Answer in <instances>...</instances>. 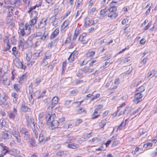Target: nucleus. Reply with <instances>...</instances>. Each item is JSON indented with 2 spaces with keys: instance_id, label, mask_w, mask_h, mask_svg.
Here are the masks:
<instances>
[{
  "instance_id": "42",
  "label": "nucleus",
  "mask_w": 157,
  "mask_h": 157,
  "mask_svg": "<svg viewBox=\"0 0 157 157\" xmlns=\"http://www.w3.org/2000/svg\"><path fill=\"white\" fill-rule=\"evenodd\" d=\"M48 64V62L46 61V60L45 59H43V60H42L41 63V65L44 66H46Z\"/></svg>"
},
{
  "instance_id": "54",
  "label": "nucleus",
  "mask_w": 157,
  "mask_h": 157,
  "mask_svg": "<svg viewBox=\"0 0 157 157\" xmlns=\"http://www.w3.org/2000/svg\"><path fill=\"white\" fill-rule=\"evenodd\" d=\"M8 147H6V148H5L4 149H2V153L3 154L5 155V154L8 152Z\"/></svg>"
},
{
  "instance_id": "61",
  "label": "nucleus",
  "mask_w": 157,
  "mask_h": 157,
  "mask_svg": "<svg viewBox=\"0 0 157 157\" xmlns=\"http://www.w3.org/2000/svg\"><path fill=\"white\" fill-rule=\"evenodd\" d=\"M36 6H37V5H36L34 6H32V7H30L29 8V11H28V13H29L30 12L32 11V10L35 9V8H36V7H37Z\"/></svg>"
},
{
  "instance_id": "41",
  "label": "nucleus",
  "mask_w": 157,
  "mask_h": 157,
  "mask_svg": "<svg viewBox=\"0 0 157 157\" xmlns=\"http://www.w3.org/2000/svg\"><path fill=\"white\" fill-rule=\"evenodd\" d=\"M30 95V96L29 98V101L31 104L32 105L33 104L34 102V99L33 98L32 94H29Z\"/></svg>"
},
{
  "instance_id": "26",
  "label": "nucleus",
  "mask_w": 157,
  "mask_h": 157,
  "mask_svg": "<svg viewBox=\"0 0 157 157\" xmlns=\"http://www.w3.org/2000/svg\"><path fill=\"white\" fill-rule=\"evenodd\" d=\"M118 16V13L116 12L109 13L108 14V17L110 18H115Z\"/></svg>"
},
{
  "instance_id": "21",
  "label": "nucleus",
  "mask_w": 157,
  "mask_h": 157,
  "mask_svg": "<svg viewBox=\"0 0 157 157\" xmlns=\"http://www.w3.org/2000/svg\"><path fill=\"white\" fill-rule=\"evenodd\" d=\"M95 53V52L94 51L89 52L86 54V57L90 59H92V57L94 55Z\"/></svg>"
},
{
  "instance_id": "60",
  "label": "nucleus",
  "mask_w": 157,
  "mask_h": 157,
  "mask_svg": "<svg viewBox=\"0 0 157 157\" xmlns=\"http://www.w3.org/2000/svg\"><path fill=\"white\" fill-rule=\"evenodd\" d=\"M10 48V46L9 44V43L8 42L7 44V47L4 50V51L6 52L8 51Z\"/></svg>"
},
{
  "instance_id": "15",
  "label": "nucleus",
  "mask_w": 157,
  "mask_h": 157,
  "mask_svg": "<svg viewBox=\"0 0 157 157\" xmlns=\"http://www.w3.org/2000/svg\"><path fill=\"white\" fill-rule=\"evenodd\" d=\"M59 124V122L58 121L54 120L52 123H50L48 124L51 125L53 129L57 128Z\"/></svg>"
},
{
  "instance_id": "30",
  "label": "nucleus",
  "mask_w": 157,
  "mask_h": 157,
  "mask_svg": "<svg viewBox=\"0 0 157 157\" xmlns=\"http://www.w3.org/2000/svg\"><path fill=\"white\" fill-rule=\"evenodd\" d=\"M20 132L22 134H24V135L28 134V133H29L28 130L24 128H22L21 129Z\"/></svg>"
},
{
  "instance_id": "3",
  "label": "nucleus",
  "mask_w": 157,
  "mask_h": 157,
  "mask_svg": "<svg viewBox=\"0 0 157 157\" xmlns=\"http://www.w3.org/2000/svg\"><path fill=\"white\" fill-rule=\"evenodd\" d=\"M26 119L27 123L28 126H30L32 128H35L34 119L31 117L27 115L25 116Z\"/></svg>"
},
{
  "instance_id": "59",
  "label": "nucleus",
  "mask_w": 157,
  "mask_h": 157,
  "mask_svg": "<svg viewBox=\"0 0 157 157\" xmlns=\"http://www.w3.org/2000/svg\"><path fill=\"white\" fill-rule=\"evenodd\" d=\"M24 137L25 140H29L30 138V136L29 134V133H28V134H26L25 135H24Z\"/></svg>"
},
{
  "instance_id": "19",
  "label": "nucleus",
  "mask_w": 157,
  "mask_h": 157,
  "mask_svg": "<svg viewBox=\"0 0 157 157\" xmlns=\"http://www.w3.org/2000/svg\"><path fill=\"white\" fill-rule=\"evenodd\" d=\"M59 30L58 29H56L54 31L52 34L50 38L51 39H53L54 37H56L58 34H59Z\"/></svg>"
},
{
  "instance_id": "27",
  "label": "nucleus",
  "mask_w": 157,
  "mask_h": 157,
  "mask_svg": "<svg viewBox=\"0 0 157 157\" xmlns=\"http://www.w3.org/2000/svg\"><path fill=\"white\" fill-rule=\"evenodd\" d=\"M69 23V21H68L67 20L65 21L61 25V29L63 30L65 29L68 25Z\"/></svg>"
},
{
  "instance_id": "25",
  "label": "nucleus",
  "mask_w": 157,
  "mask_h": 157,
  "mask_svg": "<svg viewBox=\"0 0 157 157\" xmlns=\"http://www.w3.org/2000/svg\"><path fill=\"white\" fill-rule=\"evenodd\" d=\"M21 109L22 111L24 112H29L31 111V109L30 108L25 105L22 106L21 107Z\"/></svg>"
},
{
  "instance_id": "13",
  "label": "nucleus",
  "mask_w": 157,
  "mask_h": 157,
  "mask_svg": "<svg viewBox=\"0 0 157 157\" xmlns=\"http://www.w3.org/2000/svg\"><path fill=\"white\" fill-rule=\"evenodd\" d=\"M21 1L20 0H11L10 3L16 7H18L20 5Z\"/></svg>"
},
{
  "instance_id": "9",
  "label": "nucleus",
  "mask_w": 157,
  "mask_h": 157,
  "mask_svg": "<svg viewBox=\"0 0 157 157\" xmlns=\"http://www.w3.org/2000/svg\"><path fill=\"white\" fill-rule=\"evenodd\" d=\"M4 76H2V74L0 75V84H4L9 86L10 84V80L7 78H6L5 79H3Z\"/></svg>"
},
{
  "instance_id": "33",
  "label": "nucleus",
  "mask_w": 157,
  "mask_h": 157,
  "mask_svg": "<svg viewBox=\"0 0 157 157\" xmlns=\"http://www.w3.org/2000/svg\"><path fill=\"white\" fill-rule=\"evenodd\" d=\"M106 124L105 121L103 120L99 124V126L100 128H103Z\"/></svg>"
},
{
  "instance_id": "11",
  "label": "nucleus",
  "mask_w": 157,
  "mask_h": 157,
  "mask_svg": "<svg viewBox=\"0 0 157 157\" xmlns=\"http://www.w3.org/2000/svg\"><path fill=\"white\" fill-rule=\"evenodd\" d=\"M7 23L9 28H12L14 26V23L12 17L7 19Z\"/></svg>"
},
{
  "instance_id": "7",
  "label": "nucleus",
  "mask_w": 157,
  "mask_h": 157,
  "mask_svg": "<svg viewBox=\"0 0 157 157\" xmlns=\"http://www.w3.org/2000/svg\"><path fill=\"white\" fill-rule=\"evenodd\" d=\"M58 101V97L57 96L54 97L52 99L51 108L49 107L48 110H51L54 106L57 104Z\"/></svg>"
},
{
  "instance_id": "50",
  "label": "nucleus",
  "mask_w": 157,
  "mask_h": 157,
  "mask_svg": "<svg viewBox=\"0 0 157 157\" xmlns=\"http://www.w3.org/2000/svg\"><path fill=\"white\" fill-rule=\"evenodd\" d=\"M72 124H65L64 125L63 127L65 129H68L69 128H71Z\"/></svg>"
},
{
  "instance_id": "40",
  "label": "nucleus",
  "mask_w": 157,
  "mask_h": 157,
  "mask_svg": "<svg viewBox=\"0 0 157 157\" xmlns=\"http://www.w3.org/2000/svg\"><path fill=\"white\" fill-rule=\"evenodd\" d=\"M154 72V71L153 70L148 72L147 74L148 75L146 77L148 78L153 77V75Z\"/></svg>"
},
{
  "instance_id": "47",
  "label": "nucleus",
  "mask_w": 157,
  "mask_h": 157,
  "mask_svg": "<svg viewBox=\"0 0 157 157\" xmlns=\"http://www.w3.org/2000/svg\"><path fill=\"white\" fill-rule=\"evenodd\" d=\"M42 79L41 78H37L34 83V85L36 86H37L41 82Z\"/></svg>"
},
{
  "instance_id": "20",
  "label": "nucleus",
  "mask_w": 157,
  "mask_h": 157,
  "mask_svg": "<svg viewBox=\"0 0 157 157\" xmlns=\"http://www.w3.org/2000/svg\"><path fill=\"white\" fill-rule=\"evenodd\" d=\"M67 147L72 149H76L79 147L78 144L74 143L69 144L67 145Z\"/></svg>"
},
{
  "instance_id": "17",
  "label": "nucleus",
  "mask_w": 157,
  "mask_h": 157,
  "mask_svg": "<svg viewBox=\"0 0 157 157\" xmlns=\"http://www.w3.org/2000/svg\"><path fill=\"white\" fill-rule=\"evenodd\" d=\"M14 63L15 66L19 68H22L23 67V64L19 60L15 61Z\"/></svg>"
},
{
  "instance_id": "36",
  "label": "nucleus",
  "mask_w": 157,
  "mask_h": 157,
  "mask_svg": "<svg viewBox=\"0 0 157 157\" xmlns=\"http://www.w3.org/2000/svg\"><path fill=\"white\" fill-rule=\"evenodd\" d=\"M145 90V87L143 86L140 87L137 90V91L138 93H141Z\"/></svg>"
},
{
  "instance_id": "16",
  "label": "nucleus",
  "mask_w": 157,
  "mask_h": 157,
  "mask_svg": "<svg viewBox=\"0 0 157 157\" xmlns=\"http://www.w3.org/2000/svg\"><path fill=\"white\" fill-rule=\"evenodd\" d=\"M1 136L4 139H9L10 137V133L7 131L2 132L1 134Z\"/></svg>"
},
{
  "instance_id": "48",
  "label": "nucleus",
  "mask_w": 157,
  "mask_h": 157,
  "mask_svg": "<svg viewBox=\"0 0 157 157\" xmlns=\"http://www.w3.org/2000/svg\"><path fill=\"white\" fill-rule=\"evenodd\" d=\"M33 135H34L36 139L38 138V131L36 130H33Z\"/></svg>"
},
{
  "instance_id": "10",
  "label": "nucleus",
  "mask_w": 157,
  "mask_h": 157,
  "mask_svg": "<svg viewBox=\"0 0 157 157\" xmlns=\"http://www.w3.org/2000/svg\"><path fill=\"white\" fill-rule=\"evenodd\" d=\"M84 21V25L86 26H90L94 24L93 20L88 17L85 18Z\"/></svg>"
},
{
  "instance_id": "56",
  "label": "nucleus",
  "mask_w": 157,
  "mask_h": 157,
  "mask_svg": "<svg viewBox=\"0 0 157 157\" xmlns=\"http://www.w3.org/2000/svg\"><path fill=\"white\" fill-rule=\"evenodd\" d=\"M103 107V105H98L97 107L95 109L96 110H99L101 109Z\"/></svg>"
},
{
  "instance_id": "57",
  "label": "nucleus",
  "mask_w": 157,
  "mask_h": 157,
  "mask_svg": "<svg viewBox=\"0 0 157 157\" xmlns=\"http://www.w3.org/2000/svg\"><path fill=\"white\" fill-rule=\"evenodd\" d=\"M9 11V13H13V11L14 9V8L12 6H10L8 8Z\"/></svg>"
},
{
  "instance_id": "52",
  "label": "nucleus",
  "mask_w": 157,
  "mask_h": 157,
  "mask_svg": "<svg viewBox=\"0 0 157 157\" xmlns=\"http://www.w3.org/2000/svg\"><path fill=\"white\" fill-rule=\"evenodd\" d=\"M13 87L14 89L17 91V92L19 91L20 90V89L19 88V86L18 84H14L13 86Z\"/></svg>"
},
{
  "instance_id": "14",
  "label": "nucleus",
  "mask_w": 157,
  "mask_h": 157,
  "mask_svg": "<svg viewBox=\"0 0 157 157\" xmlns=\"http://www.w3.org/2000/svg\"><path fill=\"white\" fill-rule=\"evenodd\" d=\"M108 10V9L105 8V9H102L100 11V13L99 16V18L100 19H102L106 16V13Z\"/></svg>"
},
{
  "instance_id": "63",
  "label": "nucleus",
  "mask_w": 157,
  "mask_h": 157,
  "mask_svg": "<svg viewBox=\"0 0 157 157\" xmlns=\"http://www.w3.org/2000/svg\"><path fill=\"white\" fill-rule=\"evenodd\" d=\"M6 72V71H5L3 70L2 69L0 68V75L2 74V76H4Z\"/></svg>"
},
{
  "instance_id": "23",
  "label": "nucleus",
  "mask_w": 157,
  "mask_h": 157,
  "mask_svg": "<svg viewBox=\"0 0 157 157\" xmlns=\"http://www.w3.org/2000/svg\"><path fill=\"white\" fill-rule=\"evenodd\" d=\"M12 54L16 57L18 56L19 55V52L17 50L16 47H13L12 49Z\"/></svg>"
},
{
  "instance_id": "2",
  "label": "nucleus",
  "mask_w": 157,
  "mask_h": 157,
  "mask_svg": "<svg viewBox=\"0 0 157 157\" xmlns=\"http://www.w3.org/2000/svg\"><path fill=\"white\" fill-rule=\"evenodd\" d=\"M51 110H48L46 112V119L48 124L52 123L56 117L55 113L52 114L50 112Z\"/></svg>"
},
{
  "instance_id": "37",
  "label": "nucleus",
  "mask_w": 157,
  "mask_h": 157,
  "mask_svg": "<svg viewBox=\"0 0 157 157\" xmlns=\"http://www.w3.org/2000/svg\"><path fill=\"white\" fill-rule=\"evenodd\" d=\"M86 35V33H83L82 35H81L79 36L78 40L81 42L85 38Z\"/></svg>"
},
{
  "instance_id": "35",
  "label": "nucleus",
  "mask_w": 157,
  "mask_h": 157,
  "mask_svg": "<svg viewBox=\"0 0 157 157\" xmlns=\"http://www.w3.org/2000/svg\"><path fill=\"white\" fill-rule=\"evenodd\" d=\"M51 53L50 52H48L45 54L44 56L43 59L46 60L47 59H49L51 58Z\"/></svg>"
},
{
  "instance_id": "4",
  "label": "nucleus",
  "mask_w": 157,
  "mask_h": 157,
  "mask_svg": "<svg viewBox=\"0 0 157 157\" xmlns=\"http://www.w3.org/2000/svg\"><path fill=\"white\" fill-rule=\"evenodd\" d=\"M50 139L49 136H45L42 134H40L39 136V143L40 144H44L46 141L49 140Z\"/></svg>"
},
{
  "instance_id": "64",
  "label": "nucleus",
  "mask_w": 157,
  "mask_h": 157,
  "mask_svg": "<svg viewBox=\"0 0 157 157\" xmlns=\"http://www.w3.org/2000/svg\"><path fill=\"white\" fill-rule=\"evenodd\" d=\"M32 85L31 84L30 85L29 87V94H31L33 93V89H32Z\"/></svg>"
},
{
  "instance_id": "62",
  "label": "nucleus",
  "mask_w": 157,
  "mask_h": 157,
  "mask_svg": "<svg viewBox=\"0 0 157 157\" xmlns=\"http://www.w3.org/2000/svg\"><path fill=\"white\" fill-rule=\"evenodd\" d=\"M11 97L13 98H18V95L16 92H13L11 94Z\"/></svg>"
},
{
  "instance_id": "29",
  "label": "nucleus",
  "mask_w": 157,
  "mask_h": 157,
  "mask_svg": "<svg viewBox=\"0 0 157 157\" xmlns=\"http://www.w3.org/2000/svg\"><path fill=\"white\" fill-rule=\"evenodd\" d=\"M77 113L78 114H80L82 112H84L85 113H86L85 110V109L83 107H82L76 110Z\"/></svg>"
},
{
  "instance_id": "22",
  "label": "nucleus",
  "mask_w": 157,
  "mask_h": 157,
  "mask_svg": "<svg viewBox=\"0 0 157 157\" xmlns=\"http://www.w3.org/2000/svg\"><path fill=\"white\" fill-rule=\"evenodd\" d=\"M37 17H36L35 18H33L29 22V26L31 27V28H32V27L36 23V20L37 19Z\"/></svg>"
},
{
  "instance_id": "43",
  "label": "nucleus",
  "mask_w": 157,
  "mask_h": 157,
  "mask_svg": "<svg viewBox=\"0 0 157 157\" xmlns=\"http://www.w3.org/2000/svg\"><path fill=\"white\" fill-rule=\"evenodd\" d=\"M128 108H129L127 107L126 108V109H124V111L120 112L119 114H118V113H117V114L116 113V115L118 114V117H121L124 113V112Z\"/></svg>"
},
{
  "instance_id": "34",
  "label": "nucleus",
  "mask_w": 157,
  "mask_h": 157,
  "mask_svg": "<svg viewBox=\"0 0 157 157\" xmlns=\"http://www.w3.org/2000/svg\"><path fill=\"white\" fill-rule=\"evenodd\" d=\"M127 120H126L125 121L122 122V123L117 128V130L118 129H121L126 124Z\"/></svg>"
},
{
  "instance_id": "53",
  "label": "nucleus",
  "mask_w": 157,
  "mask_h": 157,
  "mask_svg": "<svg viewBox=\"0 0 157 157\" xmlns=\"http://www.w3.org/2000/svg\"><path fill=\"white\" fill-rule=\"evenodd\" d=\"M131 59L132 58L130 57H129L127 58H125L124 59L123 62L124 63H128L130 61Z\"/></svg>"
},
{
  "instance_id": "46",
  "label": "nucleus",
  "mask_w": 157,
  "mask_h": 157,
  "mask_svg": "<svg viewBox=\"0 0 157 157\" xmlns=\"http://www.w3.org/2000/svg\"><path fill=\"white\" fill-rule=\"evenodd\" d=\"M46 3L48 6L52 5L54 3V2L52 0H45Z\"/></svg>"
},
{
  "instance_id": "49",
  "label": "nucleus",
  "mask_w": 157,
  "mask_h": 157,
  "mask_svg": "<svg viewBox=\"0 0 157 157\" xmlns=\"http://www.w3.org/2000/svg\"><path fill=\"white\" fill-rule=\"evenodd\" d=\"M147 60V58L145 57L142 60H141L140 64L142 65H144L146 63Z\"/></svg>"
},
{
  "instance_id": "18",
  "label": "nucleus",
  "mask_w": 157,
  "mask_h": 157,
  "mask_svg": "<svg viewBox=\"0 0 157 157\" xmlns=\"http://www.w3.org/2000/svg\"><path fill=\"white\" fill-rule=\"evenodd\" d=\"M67 143H70L72 142L75 140L74 138L71 134H68L67 136Z\"/></svg>"
},
{
  "instance_id": "38",
  "label": "nucleus",
  "mask_w": 157,
  "mask_h": 157,
  "mask_svg": "<svg viewBox=\"0 0 157 157\" xmlns=\"http://www.w3.org/2000/svg\"><path fill=\"white\" fill-rule=\"evenodd\" d=\"M117 10V8L115 6H112L109 9L110 13L116 12Z\"/></svg>"
},
{
  "instance_id": "45",
  "label": "nucleus",
  "mask_w": 157,
  "mask_h": 157,
  "mask_svg": "<svg viewBox=\"0 0 157 157\" xmlns=\"http://www.w3.org/2000/svg\"><path fill=\"white\" fill-rule=\"evenodd\" d=\"M47 20V19L44 20L42 19L41 21L40 22V24H41L43 25V26H42V27H43L44 26L46 25Z\"/></svg>"
},
{
  "instance_id": "6",
  "label": "nucleus",
  "mask_w": 157,
  "mask_h": 157,
  "mask_svg": "<svg viewBox=\"0 0 157 157\" xmlns=\"http://www.w3.org/2000/svg\"><path fill=\"white\" fill-rule=\"evenodd\" d=\"M78 52L77 51H75L73 52L71 54L70 56L68 58V60L71 62H73L75 59L77 58Z\"/></svg>"
},
{
  "instance_id": "28",
  "label": "nucleus",
  "mask_w": 157,
  "mask_h": 157,
  "mask_svg": "<svg viewBox=\"0 0 157 157\" xmlns=\"http://www.w3.org/2000/svg\"><path fill=\"white\" fill-rule=\"evenodd\" d=\"M26 54V59L28 61H29L32 57V53L29 51L27 52Z\"/></svg>"
},
{
  "instance_id": "8",
  "label": "nucleus",
  "mask_w": 157,
  "mask_h": 157,
  "mask_svg": "<svg viewBox=\"0 0 157 157\" xmlns=\"http://www.w3.org/2000/svg\"><path fill=\"white\" fill-rule=\"evenodd\" d=\"M48 33H44L42 35V33L40 32H39L36 33L35 34V37H36L40 36V39L42 40H44L47 36H48Z\"/></svg>"
},
{
  "instance_id": "58",
  "label": "nucleus",
  "mask_w": 157,
  "mask_h": 157,
  "mask_svg": "<svg viewBox=\"0 0 157 157\" xmlns=\"http://www.w3.org/2000/svg\"><path fill=\"white\" fill-rule=\"evenodd\" d=\"M81 13V11L78 10L77 12L76 15V18L78 17V18H80L81 16V15H80Z\"/></svg>"
},
{
  "instance_id": "24",
  "label": "nucleus",
  "mask_w": 157,
  "mask_h": 157,
  "mask_svg": "<svg viewBox=\"0 0 157 157\" xmlns=\"http://www.w3.org/2000/svg\"><path fill=\"white\" fill-rule=\"evenodd\" d=\"M13 136L15 138V140H16L17 142V143H20L21 141V136L19 134H15Z\"/></svg>"
},
{
  "instance_id": "39",
  "label": "nucleus",
  "mask_w": 157,
  "mask_h": 157,
  "mask_svg": "<svg viewBox=\"0 0 157 157\" xmlns=\"http://www.w3.org/2000/svg\"><path fill=\"white\" fill-rule=\"evenodd\" d=\"M32 13H31V16L35 18L36 17H37L38 15L37 12L35 11H31Z\"/></svg>"
},
{
  "instance_id": "44",
  "label": "nucleus",
  "mask_w": 157,
  "mask_h": 157,
  "mask_svg": "<svg viewBox=\"0 0 157 157\" xmlns=\"http://www.w3.org/2000/svg\"><path fill=\"white\" fill-rule=\"evenodd\" d=\"M82 122V119H78L75 121V125L76 126H78L79 124Z\"/></svg>"
},
{
  "instance_id": "55",
  "label": "nucleus",
  "mask_w": 157,
  "mask_h": 157,
  "mask_svg": "<svg viewBox=\"0 0 157 157\" xmlns=\"http://www.w3.org/2000/svg\"><path fill=\"white\" fill-rule=\"evenodd\" d=\"M60 9H61L60 7L59 6H58L57 7L55 8L54 10V13H58L59 11L60 10Z\"/></svg>"
},
{
  "instance_id": "51",
  "label": "nucleus",
  "mask_w": 157,
  "mask_h": 157,
  "mask_svg": "<svg viewBox=\"0 0 157 157\" xmlns=\"http://www.w3.org/2000/svg\"><path fill=\"white\" fill-rule=\"evenodd\" d=\"M98 112L97 111V110L95 109L94 110V112L93 113V115L94 116V117H92V119H94L97 118L98 116H99V115H98L97 116H95V115L97 113H98Z\"/></svg>"
},
{
  "instance_id": "12",
  "label": "nucleus",
  "mask_w": 157,
  "mask_h": 157,
  "mask_svg": "<svg viewBox=\"0 0 157 157\" xmlns=\"http://www.w3.org/2000/svg\"><path fill=\"white\" fill-rule=\"evenodd\" d=\"M17 114V111L14 108L12 112H9L8 113V115L10 119H13Z\"/></svg>"
},
{
  "instance_id": "31",
  "label": "nucleus",
  "mask_w": 157,
  "mask_h": 157,
  "mask_svg": "<svg viewBox=\"0 0 157 157\" xmlns=\"http://www.w3.org/2000/svg\"><path fill=\"white\" fill-rule=\"evenodd\" d=\"M117 136L116 135H115L113 136L111 138V140H108L105 144L106 145V147L109 145L111 141L113 140V139L114 138V140H116L117 139Z\"/></svg>"
},
{
  "instance_id": "1",
  "label": "nucleus",
  "mask_w": 157,
  "mask_h": 157,
  "mask_svg": "<svg viewBox=\"0 0 157 157\" xmlns=\"http://www.w3.org/2000/svg\"><path fill=\"white\" fill-rule=\"evenodd\" d=\"M19 29L22 36H24L25 35H29L31 33L32 30L31 27L28 23L26 24L25 25L23 23L20 24L19 26Z\"/></svg>"
},
{
  "instance_id": "5",
  "label": "nucleus",
  "mask_w": 157,
  "mask_h": 157,
  "mask_svg": "<svg viewBox=\"0 0 157 157\" xmlns=\"http://www.w3.org/2000/svg\"><path fill=\"white\" fill-rule=\"evenodd\" d=\"M143 95L142 93H137L134 96V101L137 103L142 100Z\"/></svg>"
},
{
  "instance_id": "32",
  "label": "nucleus",
  "mask_w": 157,
  "mask_h": 157,
  "mask_svg": "<svg viewBox=\"0 0 157 157\" xmlns=\"http://www.w3.org/2000/svg\"><path fill=\"white\" fill-rule=\"evenodd\" d=\"M18 128L17 126L14 127L13 128V131L12 133L13 135H14L15 134H19L18 132Z\"/></svg>"
}]
</instances>
